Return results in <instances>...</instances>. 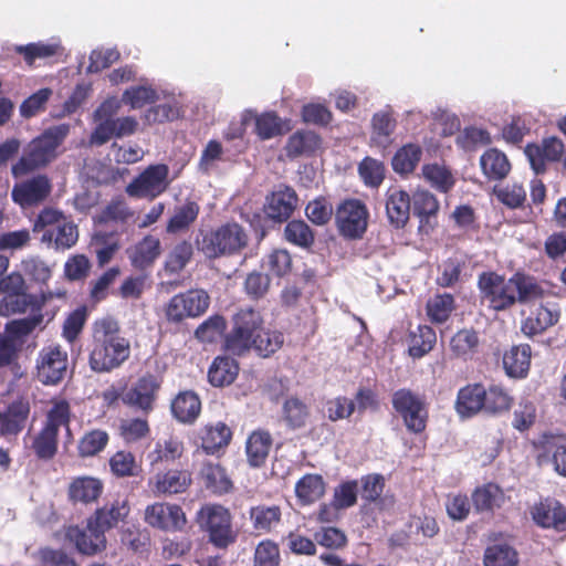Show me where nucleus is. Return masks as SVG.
I'll return each instance as SVG.
<instances>
[{"label": "nucleus", "instance_id": "f257e3e1", "mask_svg": "<svg viewBox=\"0 0 566 566\" xmlns=\"http://www.w3.org/2000/svg\"><path fill=\"white\" fill-rule=\"evenodd\" d=\"M130 355L128 339L119 335L118 323L105 317L94 323L93 347L90 367L96 373H108L118 368Z\"/></svg>", "mask_w": 566, "mask_h": 566}, {"label": "nucleus", "instance_id": "f03ea898", "mask_svg": "<svg viewBox=\"0 0 566 566\" xmlns=\"http://www.w3.org/2000/svg\"><path fill=\"white\" fill-rule=\"evenodd\" d=\"M70 124H59L46 128L40 136L33 138L22 151L21 157L11 166L14 178L27 176L44 168L59 156L57 148L70 134Z\"/></svg>", "mask_w": 566, "mask_h": 566}, {"label": "nucleus", "instance_id": "7ed1b4c3", "mask_svg": "<svg viewBox=\"0 0 566 566\" xmlns=\"http://www.w3.org/2000/svg\"><path fill=\"white\" fill-rule=\"evenodd\" d=\"M120 109V101L116 97L105 99L93 113L95 128L88 143L91 146H102L113 137L122 138L133 135L138 126L135 117H116Z\"/></svg>", "mask_w": 566, "mask_h": 566}, {"label": "nucleus", "instance_id": "20e7f679", "mask_svg": "<svg viewBox=\"0 0 566 566\" xmlns=\"http://www.w3.org/2000/svg\"><path fill=\"white\" fill-rule=\"evenodd\" d=\"M33 232L42 233L41 242L56 250L70 249L78 239L77 227L62 211L51 207L40 211Z\"/></svg>", "mask_w": 566, "mask_h": 566}, {"label": "nucleus", "instance_id": "39448f33", "mask_svg": "<svg viewBox=\"0 0 566 566\" xmlns=\"http://www.w3.org/2000/svg\"><path fill=\"white\" fill-rule=\"evenodd\" d=\"M197 244L208 259L229 256L245 248L248 234L238 223H227L207 232Z\"/></svg>", "mask_w": 566, "mask_h": 566}, {"label": "nucleus", "instance_id": "423d86ee", "mask_svg": "<svg viewBox=\"0 0 566 566\" xmlns=\"http://www.w3.org/2000/svg\"><path fill=\"white\" fill-rule=\"evenodd\" d=\"M199 526L208 533L209 541L218 548H227L235 542L237 534L228 509L219 504H206L197 513Z\"/></svg>", "mask_w": 566, "mask_h": 566}, {"label": "nucleus", "instance_id": "0eeeda50", "mask_svg": "<svg viewBox=\"0 0 566 566\" xmlns=\"http://www.w3.org/2000/svg\"><path fill=\"white\" fill-rule=\"evenodd\" d=\"M70 405L65 400H56L48 413L45 427L34 439L33 448L41 459H50L56 452L57 433L61 427L69 429Z\"/></svg>", "mask_w": 566, "mask_h": 566}, {"label": "nucleus", "instance_id": "6e6552de", "mask_svg": "<svg viewBox=\"0 0 566 566\" xmlns=\"http://www.w3.org/2000/svg\"><path fill=\"white\" fill-rule=\"evenodd\" d=\"M262 317L251 307L241 308L234 316L232 331L226 337V349L241 355L251 348L252 338L262 329Z\"/></svg>", "mask_w": 566, "mask_h": 566}, {"label": "nucleus", "instance_id": "1a4fd4ad", "mask_svg": "<svg viewBox=\"0 0 566 566\" xmlns=\"http://www.w3.org/2000/svg\"><path fill=\"white\" fill-rule=\"evenodd\" d=\"M170 182L169 167L156 164L148 166L135 177L125 190L129 197L154 200L168 189Z\"/></svg>", "mask_w": 566, "mask_h": 566}, {"label": "nucleus", "instance_id": "9d476101", "mask_svg": "<svg viewBox=\"0 0 566 566\" xmlns=\"http://www.w3.org/2000/svg\"><path fill=\"white\" fill-rule=\"evenodd\" d=\"M210 297L205 290L195 289L170 298L165 308L169 322L179 323L188 317H198L209 307Z\"/></svg>", "mask_w": 566, "mask_h": 566}, {"label": "nucleus", "instance_id": "9b49d317", "mask_svg": "<svg viewBox=\"0 0 566 566\" xmlns=\"http://www.w3.org/2000/svg\"><path fill=\"white\" fill-rule=\"evenodd\" d=\"M482 300L495 311H503L516 302L512 277L505 280L495 273H483L479 277Z\"/></svg>", "mask_w": 566, "mask_h": 566}, {"label": "nucleus", "instance_id": "f8f14e48", "mask_svg": "<svg viewBox=\"0 0 566 566\" xmlns=\"http://www.w3.org/2000/svg\"><path fill=\"white\" fill-rule=\"evenodd\" d=\"M67 371V353L59 345L43 347L36 358L38 379L44 385H56Z\"/></svg>", "mask_w": 566, "mask_h": 566}, {"label": "nucleus", "instance_id": "ddd939ff", "mask_svg": "<svg viewBox=\"0 0 566 566\" xmlns=\"http://www.w3.org/2000/svg\"><path fill=\"white\" fill-rule=\"evenodd\" d=\"M392 406L410 431L418 433L424 430L428 412L419 396L409 389H399L392 395Z\"/></svg>", "mask_w": 566, "mask_h": 566}, {"label": "nucleus", "instance_id": "4468645a", "mask_svg": "<svg viewBox=\"0 0 566 566\" xmlns=\"http://www.w3.org/2000/svg\"><path fill=\"white\" fill-rule=\"evenodd\" d=\"M368 211L359 200L344 201L336 210V224L342 235L359 239L367 229Z\"/></svg>", "mask_w": 566, "mask_h": 566}, {"label": "nucleus", "instance_id": "2eb2a0df", "mask_svg": "<svg viewBox=\"0 0 566 566\" xmlns=\"http://www.w3.org/2000/svg\"><path fill=\"white\" fill-rule=\"evenodd\" d=\"M52 191V182L46 175H35L13 186L12 200L22 208L38 206L46 200Z\"/></svg>", "mask_w": 566, "mask_h": 566}, {"label": "nucleus", "instance_id": "dca6fc26", "mask_svg": "<svg viewBox=\"0 0 566 566\" xmlns=\"http://www.w3.org/2000/svg\"><path fill=\"white\" fill-rule=\"evenodd\" d=\"M65 536L83 555H95L106 547L105 534L91 517L87 520L86 527L70 526Z\"/></svg>", "mask_w": 566, "mask_h": 566}, {"label": "nucleus", "instance_id": "f3484780", "mask_svg": "<svg viewBox=\"0 0 566 566\" xmlns=\"http://www.w3.org/2000/svg\"><path fill=\"white\" fill-rule=\"evenodd\" d=\"M145 521L153 527L178 531L186 524V516L181 507L176 504L155 503L146 507Z\"/></svg>", "mask_w": 566, "mask_h": 566}, {"label": "nucleus", "instance_id": "a211bd4d", "mask_svg": "<svg viewBox=\"0 0 566 566\" xmlns=\"http://www.w3.org/2000/svg\"><path fill=\"white\" fill-rule=\"evenodd\" d=\"M190 484L191 474L187 470L177 469L158 472L148 481V486L157 496L182 493Z\"/></svg>", "mask_w": 566, "mask_h": 566}, {"label": "nucleus", "instance_id": "6ab92c4d", "mask_svg": "<svg viewBox=\"0 0 566 566\" xmlns=\"http://www.w3.org/2000/svg\"><path fill=\"white\" fill-rule=\"evenodd\" d=\"M397 119L390 107L376 112L370 119V146L387 149L395 140Z\"/></svg>", "mask_w": 566, "mask_h": 566}, {"label": "nucleus", "instance_id": "aec40b11", "mask_svg": "<svg viewBox=\"0 0 566 566\" xmlns=\"http://www.w3.org/2000/svg\"><path fill=\"white\" fill-rule=\"evenodd\" d=\"M158 389L159 382L156 376L145 375L124 394L122 399L124 403L128 406L136 407L144 411H149L153 409V403Z\"/></svg>", "mask_w": 566, "mask_h": 566}, {"label": "nucleus", "instance_id": "412c9836", "mask_svg": "<svg viewBox=\"0 0 566 566\" xmlns=\"http://www.w3.org/2000/svg\"><path fill=\"white\" fill-rule=\"evenodd\" d=\"M525 155L532 169L536 172H543L547 161L559 160L564 153V145L560 139L551 137L543 140V145H527Z\"/></svg>", "mask_w": 566, "mask_h": 566}, {"label": "nucleus", "instance_id": "4be33fe9", "mask_svg": "<svg viewBox=\"0 0 566 566\" xmlns=\"http://www.w3.org/2000/svg\"><path fill=\"white\" fill-rule=\"evenodd\" d=\"M411 211V199L407 191L391 187L386 192V214L391 226L399 229L405 227Z\"/></svg>", "mask_w": 566, "mask_h": 566}, {"label": "nucleus", "instance_id": "5701e85b", "mask_svg": "<svg viewBox=\"0 0 566 566\" xmlns=\"http://www.w3.org/2000/svg\"><path fill=\"white\" fill-rule=\"evenodd\" d=\"M296 205V192L290 187H284L268 197L265 213L270 219L282 222L291 217Z\"/></svg>", "mask_w": 566, "mask_h": 566}, {"label": "nucleus", "instance_id": "b1692460", "mask_svg": "<svg viewBox=\"0 0 566 566\" xmlns=\"http://www.w3.org/2000/svg\"><path fill=\"white\" fill-rule=\"evenodd\" d=\"M533 520L543 527L556 531H566V510L556 500L546 499L535 505L532 512Z\"/></svg>", "mask_w": 566, "mask_h": 566}, {"label": "nucleus", "instance_id": "393cba45", "mask_svg": "<svg viewBox=\"0 0 566 566\" xmlns=\"http://www.w3.org/2000/svg\"><path fill=\"white\" fill-rule=\"evenodd\" d=\"M184 451L182 440L177 436L169 434L155 441L154 448L147 453V460L153 467L159 463H172L182 457Z\"/></svg>", "mask_w": 566, "mask_h": 566}, {"label": "nucleus", "instance_id": "a878e982", "mask_svg": "<svg viewBox=\"0 0 566 566\" xmlns=\"http://www.w3.org/2000/svg\"><path fill=\"white\" fill-rule=\"evenodd\" d=\"M161 254V242L157 237L146 235L134 247L127 250L132 265L145 270L154 264Z\"/></svg>", "mask_w": 566, "mask_h": 566}, {"label": "nucleus", "instance_id": "bb28decb", "mask_svg": "<svg viewBox=\"0 0 566 566\" xmlns=\"http://www.w3.org/2000/svg\"><path fill=\"white\" fill-rule=\"evenodd\" d=\"M130 512V506L126 499H116L109 504L95 511L91 518L94 523L105 532L124 521Z\"/></svg>", "mask_w": 566, "mask_h": 566}, {"label": "nucleus", "instance_id": "cd10ccee", "mask_svg": "<svg viewBox=\"0 0 566 566\" xmlns=\"http://www.w3.org/2000/svg\"><path fill=\"white\" fill-rule=\"evenodd\" d=\"M485 388L480 384L468 385L458 392L455 410L461 417H471L484 410Z\"/></svg>", "mask_w": 566, "mask_h": 566}, {"label": "nucleus", "instance_id": "c85d7f7f", "mask_svg": "<svg viewBox=\"0 0 566 566\" xmlns=\"http://www.w3.org/2000/svg\"><path fill=\"white\" fill-rule=\"evenodd\" d=\"M199 212V205L192 200L176 206L167 222L166 232L169 234L187 232L197 220Z\"/></svg>", "mask_w": 566, "mask_h": 566}, {"label": "nucleus", "instance_id": "c756f323", "mask_svg": "<svg viewBox=\"0 0 566 566\" xmlns=\"http://www.w3.org/2000/svg\"><path fill=\"white\" fill-rule=\"evenodd\" d=\"M480 167L483 175L491 181L502 180L511 171L506 155L496 148H489L482 154Z\"/></svg>", "mask_w": 566, "mask_h": 566}, {"label": "nucleus", "instance_id": "7c9ffc66", "mask_svg": "<svg viewBox=\"0 0 566 566\" xmlns=\"http://www.w3.org/2000/svg\"><path fill=\"white\" fill-rule=\"evenodd\" d=\"M28 310H31L33 314L41 313L42 303L39 302L35 295L22 292L4 295L0 300V316L8 317L14 314H22Z\"/></svg>", "mask_w": 566, "mask_h": 566}, {"label": "nucleus", "instance_id": "2f4dec72", "mask_svg": "<svg viewBox=\"0 0 566 566\" xmlns=\"http://www.w3.org/2000/svg\"><path fill=\"white\" fill-rule=\"evenodd\" d=\"M559 312L555 307L539 305L523 322L522 331L527 336L543 333L558 322Z\"/></svg>", "mask_w": 566, "mask_h": 566}, {"label": "nucleus", "instance_id": "473e14b6", "mask_svg": "<svg viewBox=\"0 0 566 566\" xmlns=\"http://www.w3.org/2000/svg\"><path fill=\"white\" fill-rule=\"evenodd\" d=\"M200 410V399L192 391L180 392L171 402L172 415L181 423H192Z\"/></svg>", "mask_w": 566, "mask_h": 566}, {"label": "nucleus", "instance_id": "72a5a7b5", "mask_svg": "<svg viewBox=\"0 0 566 566\" xmlns=\"http://www.w3.org/2000/svg\"><path fill=\"white\" fill-rule=\"evenodd\" d=\"M42 313H34L22 319H13L6 324L4 334H2V336L14 345L17 352L18 347L24 342L27 336H29L36 326L42 323Z\"/></svg>", "mask_w": 566, "mask_h": 566}, {"label": "nucleus", "instance_id": "f704fd0d", "mask_svg": "<svg viewBox=\"0 0 566 566\" xmlns=\"http://www.w3.org/2000/svg\"><path fill=\"white\" fill-rule=\"evenodd\" d=\"M103 491V483L92 476H80L73 480L69 488V496L73 502H95Z\"/></svg>", "mask_w": 566, "mask_h": 566}, {"label": "nucleus", "instance_id": "c9c22d12", "mask_svg": "<svg viewBox=\"0 0 566 566\" xmlns=\"http://www.w3.org/2000/svg\"><path fill=\"white\" fill-rule=\"evenodd\" d=\"M530 361L531 347L528 345L512 347L503 357L506 374L514 378H522L527 374Z\"/></svg>", "mask_w": 566, "mask_h": 566}, {"label": "nucleus", "instance_id": "e433bc0d", "mask_svg": "<svg viewBox=\"0 0 566 566\" xmlns=\"http://www.w3.org/2000/svg\"><path fill=\"white\" fill-rule=\"evenodd\" d=\"M325 493V482L319 474H305L295 484L297 500L304 504L318 501Z\"/></svg>", "mask_w": 566, "mask_h": 566}, {"label": "nucleus", "instance_id": "4c0bfd02", "mask_svg": "<svg viewBox=\"0 0 566 566\" xmlns=\"http://www.w3.org/2000/svg\"><path fill=\"white\" fill-rule=\"evenodd\" d=\"M422 157V148L417 144H407L399 148L392 157L391 166L398 175L411 174Z\"/></svg>", "mask_w": 566, "mask_h": 566}, {"label": "nucleus", "instance_id": "58836bf2", "mask_svg": "<svg viewBox=\"0 0 566 566\" xmlns=\"http://www.w3.org/2000/svg\"><path fill=\"white\" fill-rule=\"evenodd\" d=\"M29 411L30 408L27 402L11 403L7 412L2 413L0 433L2 436L19 433L24 428Z\"/></svg>", "mask_w": 566, "mask_h": 566}, {"label": "nucleus", "instance_id": "ea45409f", "mask_svg": "<svg viewBox=\"0 0 566 566\" xmlns=\"http://www.w3.org/2000/svg\"><path fill=\"white\" fill-rule=\"evenodd\" d=\"M239 366L233 358L217 357L208 373L209 381L216 387L230 385L238 376Z\"/></svg>", "mask_w": 566, "mask_h": 566}, {"label": "nucleus", "instance_id": "a19ab883", "mask_svg": "<svg viewBox=\"0 0 566 566\" xmlns=\"http://www.w3.org/2000/svg\"><path fill=\"white\" fill-rule=\"evenodd\" d=\"M252 526L259 533H269L275 528L281 521V509L276 505H259L250 510Z\"/></svg>", "mask_w": 566, "mask_h": 566}, {"label": "nucleus", "instance_id": "79ce46f5", "mask_svg": "<svg viewBox=\"0 0 566 566\" xmlns=\"http://www.w3.org/2000/svg\"><path fill=\"white\" fill-rule=\"evenodd\" d=\"M271 444V436L268 432H253L247 441V455L249 463L252 467L262 465L268 458Z\"/></svg>", "mask_w": 566, "mask_h": 566}, {"label": "nucleus", "instance_id": "37998d69", "mask_svg": "<svg viewBox=\"0 0 566 566\" xmlns=\"http://www.w3.org/2000/svg\"><path fill=\"white\" fill-rule=\"evenodd\" d=\"M319 147V137L311 130L296 132L290 136L286 144L289 157H298L314 153Z\"/></svg>", "mask_w": 566, "mask_h": 566}, {"label": "nucleus", "instance_id": "c03bdc74", "mask_svg": "<svg viewBox=\"0 0 566 566\" xmlns=\"http://www.w3.org/2000/svg\"><path fill=\"white\" fill-rule=\"evenodd\" d=\"M255 122V132L261 139H270L281 134L280 118L274 113L255 115L251 111L243 113V124Z\"/></svg>", "mask_w": 566, "mask_h": 566}, {"label": "nucleus", "instance_id": "a18cd8bd", "mask_svg": "<svg viewBox=\"0 0 566 566\" xmlns=\"http://www.w3.org/2000/svg\"><path fill=\"white\" fill-rule=\"evenodd\" d=\"M518 555L514 547L505 543L489 546L484 553L485 566H517Z\"/></svg>", "mask_w": 566, "mask_h": 566}, {"label": "nucleus", "instance_id": "49530a36", "mask_svg": "<svg viewBox=\"0 0 566 566\" xmlns=\"http://www.w3.org/2000/svg\"><path fill=\"white\" fill-rule=\"evenodd\" d=\"M193 255L191 242L182 240L174 245L165 261V271L170 274L181 272L190 262Z\"/></svg>", "mask_w": 566, "mask_h": 566}, {"label": "nucleus", "instance_id": "de8ad7c7", "mask_svg": "<svg viewBox=\"0 0 566 566\" xmlns=\"http://www.w3.org/2000/svg\"><path fill=\"white\" fill-rule=\"evenodd\" d=\"M454 310V298L451 294H437L429 298L426 311L432 323H444Z\"/></svg>", "mask_w": 566, "mask_h": 566}, {"label": "nucleus", "instance_id": "09e8293b", "mask_svg": "<svg viewBox=\"0 0 566 566\" xmlns=\"http://www.w3.org/2000/svg\"><path fill=\"white\" fill-rule=\"evenodd\" d=\"M231 439V431L223 422L207 426L201 436L202 448L207 453H214L226 447Z\"/></svg>", "mask_w": 566, "mask_h": 566}, {"label": "nucleus", "instance_id": "8fccbe9b", "mask_svg": "<svg viewBox=\"0 0 566 566\" xmlns=\"http://www.w3.org/2000/svg\"><path fill=\"white\" fill-rule=\"evenodd\" d=\"M61 43L57 40H52L48 43H29L27 45H17L14 48L17 53L23 55L24 61L29 65H32L36 59H45L57 54L61 51Z\"/></svg>", "mask_w": 566, "mask_h": 566}, {"label": "nucleus", "instance_id": "3c124183", "mask_svg": "<svg viewBox=\"0 0 566 566\" xmlns=\"http://www.w3.org/2000/svg\"><path fill=\"white\" fill-rule=\"evenodd\" d=\"M504 500L502 490L493 483L479 488L472 495V501L478 511H492L501 506Z\"/></svg>", "mask_w": 566, "mask_h": 566}, {"label": "nucleus", "instance_id": "603ef678", "mask_svg": "<svg viewBox=\"0 0 566 566\" xmlns=\"http://www.w3.org/2000/svg\"><path fill=\"white\" fill-rule=\"evenodd\" d=\"M201 476L206 486L214 493H227L232 486L230 479L219 464L205 463L201 469Z\"/></svg>", "mask_w": 566, "mask_h": 566}, {"label": "nucleus", "instance_id": "864d4df0", "mask_svg": "<svg viewBox=\"0 0 566 566\" xmlns=\"http://www.w3.org/2000/svg\"><path fill=\"white\" fill-rule=\"evenodd\" d=\"M424 179L441 192H448L454 185L450 170L438 164H428L422 167Z\"/></svg>", "mask_w": 566, "mask_h": 566}, {"label": "nucleus", "instance_id": "5fc2aeb1", "mask_svg": "<svg viewBox=\"0 0 566 566\" xmlns=\"http://www.w3.org/2000/svg\"><path fill=\"white\" fill-rule=\"evenodd\" d=\"M513 402L511 395L501 386L492 385L484 395V410L489 413H499L510 409Z\"/></svg>", "mask_w": 566, "mask_h": 566}, {"label": "nucleus", "instance_id": "6e6d98bb", "mask_svg": "<svg viewBox=\"0 0 566 566\" xmlns=\"http://www.w3.org/2000/svg\"><path fill=\"white\" fill-rule=\"evenodd\" d=\"M436 332L429 326H419L418 333L412 334L409 354L413 358H421L429 353L436 344Z\"/></svg>", "mask_w": 566, "mask_h": 566}, {"label": "nucleus", "instance_id": "4d7b16f0", "mask_svg": "<svg viewBox=\"0 0 566 566\" xmlns=\"http://www.w3.org/2000/svg\"><path fill=\"white\" fill-rule=\"evenodd\" d=\"M285 239L297 247L308 248L314 242V233L303 220H292L284 229Z\"/></svg>", "mask_w": 566, "mask_h": 566}, {"label": "nucleus", "instance_id": "13d9d810", "mask_svg": "<svg viewBox=\"0 0 566 566\" xmlns=\"http://www.w3.org/2000/svg\"><path fill=\"white\" fill-rule=\"evenodd\" d=\"M283 344V335L280 332L264 331L263 328L252 338L251 348L259 355L268 357L275 353Z\"/></svg>", "mask_w": 566, "mask_h": 566}, {"label": "nucleus", "instance_id": "bf43d9fd", "mask_svg": "<svg viewBox=\"0 0 566 566\" xmlns=\"http://www.w3.org/2000/svg\"><path fill=\"white\" fill-rule=\"evenodd\" d=\"M158 99L157 92L147 85L132 86L127 88L122 96L120 104H128L132 108H142L146 104Z\"/></svg>", "mask_w": 566, "mask_h": 566}, {"label": "nucleus", "instance_id": "052dcab7", "mask_svg": "<svg viewBox=\"0 0 566 566\" xmlns=\"http://www.w3.org/2000/svg\"><path fill=\"white\" fill-rule=\"evenodd\" d=\"M491 142L490 133L475 126L465 127L457 137V145L468 151L489 145Z\"/></svg>", "mask_w": 566, "mask_h": 566}, {"label": "nucleus", "instance_id": "680f3d73", "mask_svg": "<svg viewBox=\"0 0 566 566\" xmlns=\"http://www.w3.org/2000/svg\"><path fill=\"white\" fill-rule=\"evenodd\" d=\"M385 170L384 164L371 157L364 158L358 166L360 178L366 186L373 188L378 187L382 182Z\"/></svg>", "mask_w": 566, "mask_h": 566}, {"label": "nucleus", "instance_id": "e2e57ef3", "mask_svg": "<svg viewBox=\"0 0 566 566\" xmlns=\"http://www.w3.org/2000/svg\"><path fill=\"white\" fill-rule=\"evenodd\" d=\"M512 281L514 282L515 285L514 293L516 296V301L521 303H527L542 295V289L531 276L517 273L514 276H512Z\"/></svg>", "mask_w": 566, "mask_h": 566}, {"label": "nucleus", "instance_id": "0e129e2a", "mask_svg": "<svg viewBox=\"0 0 566 566\" xmlns=\"http://www.w3.org/2000/svg\"><path fill=\"white\" fill-rule=\"evenodd\" d=\"M108 434L102 430H93L86 433L78 443V452L82 457H92L101 452L107 444Z\"/></svg>", "mask_w": 566, "mask_h": 566}, {"label": "nucleus", "instance_id": "69168bd1", "mask_svg": "<svg viewBox=\"0 0 566 566\" xmlns=\"http://www.w3.org/2000/svg\"><path fill=\"white\" fill-rule=\"evenodd\" d=\"M253 566H280L277 545L270 539L260 542L254 552Z\"/></svg>", "mask_w": 566, "mask_h": 566}, {"label": "nucleus", "instance_id": "338daca9", "mask_svg": "<svg viewBox=\"0 0 566 566\" xmlns=\"http://www.w3.org/2000/svg\"><path fill=\"white\" fill-rule=\"evenodd\" d=\"M439 209L437 198L428 190H417L412 196L413 213L420 218L434 216Z\"/></svg>", "mask_w": 566, "mask_h": 566}, {"label": "nucleus", "instance_id": "774afa93", "mask_svg": "<svg viewBox=\"0 0 566 566\" xmlns=\"http://www.w3.org/2000/svg\"><path fill=\"white\" fill-rule=\"evenodd\" d=\"M263 265L274 275L284 276L291 270L292 259L286 250L277 249L265 256Z\"/></svg>", "mask_w": 566, "mask_h": 566}]
</instances>
